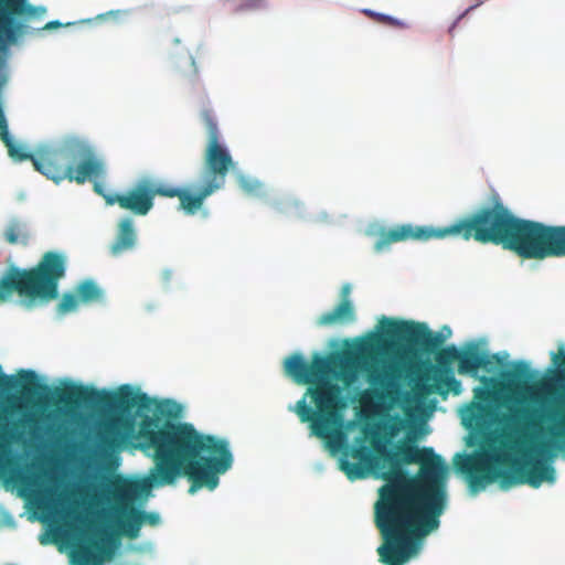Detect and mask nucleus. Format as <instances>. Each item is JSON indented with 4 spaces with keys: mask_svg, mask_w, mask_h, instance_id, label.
I'll return each mask as SVG.
<instances>
[{
    "mask_svg": "<svg viewBox=\"0 0 565 565\" xmlns=\"http://www.w3.org/2000/svg\"><path fill=\"white\" fill-rule=\"evenodd\" d=\"M49 402L68 409L81 406L103 407L115 412L104 422L98 433L99 446L105 450H117L130 440L134 447L153 460L145 480L149 487L174 484L185 477L190 481L189 493L206 488L214 490L220 476L233 466V454L225 438L199 431L192 424L172 422L180 407L171 401L157 404L156 411L167 417L146 415L136 430L131 411H149L153 399L146 393L135 392L130 385H121L116 392L70 383L54 388Z\"/></svg>",
    "mask_w": 565,
    "mask_h": 565,
    "instance_id": "nucleus-1",
    "label": "nucleus"
},
{
    "mask_svg": "<svg viewBox=\"0 0 565 565\" xmlns=\"http://www.w3.org/2000/svg\"><path fill=\"white\" fill-rule=\"evenodd\" d=\"M373 450L388 467L379 475L385 484L374 504V523L383 540L376 552L384 565H404L439 527L447 505L448 468L431 447L401 443L391 451L374 441Z\"/></svg>",
    "mask_w": 565,
    "mask_h": 565,
    "instance_id": "nucleus-2",
    "label": "nucleus"
},
{
    "mask_svg": "<svg viewBox=\"0 0 565 565\" xmlns=\"http://www.w3.org/2000/svg\"><path fill=\"white\" fill-rule=\"evenodd\" d=\"M380 339L364 341L354 352L334 353L323 356L312 355L311 362L294 353L284 362L285 372L298 384L309 387L302 397L289 407L301 423H308L311 435L331 439L343 425V409L347 407L342 387L332 382L340 380L345 387L358 379L359 372L365 375L372 390L360 395L361 406L369 408L376 399L381 403H396L402 394L403 370L396 362H382L380 365Z\"/></svg>",
    "mask_w": 565,
    "mask_h": 565,
    "instance_id": "nucleus-3",
    "label": "nucleus"
},
{
    "mask_svg": "<svg viewBox=\"0 0 565 565\" xmlns=\"http://www.w3.org/2000/svg\"><path fill=\"white\" fill-rule=\"evenodd\" d=\"M448 236L501 246L524 259L565 257V225H546L519 217L497 194L490 204L445 227L402 224L382 230L374 249L380 253L393 243L408 239L426 242Z\"/></svg>",
    "mask_w": 565,
    "mask_h": 565,
    "instance_id": "nucleus-4",
    "label": "nucleus"
},
{
    "mask_svg": "<svg viewBox=\"0 0 565 565\" xmlns=\"http://www.w3.org/2000/svg\"><path fill=\"white\" fill-rule=\"evenodd\" d=\"M491 441L489 449L475 455L458 454L455 458L457 470L467 476L471 490L483 489L497 479L503 487L529 484L532 488H539L544 481H555V469L551 465L525 455L522 460L511 459L507 450L513 446L508 443V435L499 440L498 448L493 446L495 439Z\"/></svg>",
    "mask_w": 565,
    "mask_h": 565,
    "instance_id": "nucleus-5",
    "label": "nucleus"
},
{
    "mask_svg": "<svg viewBox=\"0 0 565 565\" xmlns=\"http://www.w3.org/2000/svg\"><path fill=\"white\" fill-rule=\"evenodd\" d=\"M553 364L557 369L556 379L565 380V352L564 348L559 353L552 354ZM534 376L529 364L524 361L514 363L509 374V381L515 386H524L531 392L534 402L544 404L550 398H555L550 407L542 411L530 408H515L509 419L515 425H522L524 428H535L541 422L551 423L546 428V434L551 443L557 448L565 447V391H558L552 382H539L533 386H527L529 380Z\"/></svg>",
    "mask_w": 565,
    "mask_h": 565,
    "instance_id": "nucleus-6",
    "label": "nucleus"
},
{
    "mask_svg": "<svg viewBox=\"0 0 565 565\" xmlns=\"http://www.w3.org/2000/svg\"><path fill=\"white\" fill-rule=\"evenodd\" d=\"M67 257L64 253L45 252L31 268L12 266L0 279V302L13 292L30 302H50L58 297V284L66 275Z\"/></svg>",
    "mask_w": 565,
    "mask_h": 565,
    "instance_id": "nucleus-7",
    "label": "nucleus"
},
{
    "mask_svg": "<svg viewBox=\"0 0 565 565\" xmlns=\"http://www.w3.org/2000/svg\"><path fill=\"white\" fill-rule=\"evenodd\" d=\"M56 158L52 160L47 179L60 183L64 180L84 184L87 181L104 179L106 167L94 147L77 136L65 137L55 147Z\"/></svg>",
    "mask_w": 565,
    "mask_h": 565,
    "instance_id": "nucleus-8",
    "label": "nucleus"
},
{
    "mask_svg": "<svg viewBox=\"0 0 565 565\" xmlns=\"http://www.w3.org/2000/svg\"><path fill=\"white\" fill-rule=\"evenodd\" d=\"M202 119L207 130V145L204 152V181L216 185L220 190L225 184V178L231 169L234 168V161L230 151L220 141V131L217 122L211 110L202 111Z\"/></svg>",
    "mask_w": 565,
    "mask_h": 565,
    "instance_id": "nucleus-9",
    "label": "nucleus"
},
{
    "mask_svg": "<svg viewBox=\"0 0 565 565\" xmlns=\"http://www.w3.org/2000/svg\"><path fill=\"white\" fill-rule=\"evenodd\" d=\"M380 323L387 338L404 341L426 354L435 353L445 341L440 333H434L425 323L386 317H383Z\"/></svg>",
    "mask_w": 565,
    "mask_h": 565,
    "instance_id": "nucleus-10",
    "label": "nucleus"
},
{
    "mask_svg": "<svg viewBox=\"0 0 565 565\" xmlns=\"http://www.w3.org/2000/svg\"><path fill=\"white\" fill-rule=\"evenodd\" d=\"M459 350L455 345L440 349L436 352L435 360L437 365L428 364L426 371L422 375L425 382L430 380L434 383H423L420 390L424 394L438 393L446 396L449 392L455 395L461 393V383L458 381L452 372L451 364L458 362Z\"/></svg>",
    "mask_w": 565,
    "mask_h": 565,
    "instance_id": "nucleus-11",
    "label": "nucleus"
},
{
    "mask_svg": "<svg viewBox=\"0 0 565 565\" xmlns=\"http://www.w3.org/2000/svg\"><path fill=\"white\" fill-rule=\"evenodd\" d=\"M157 195L164 198V182L143 177L127 193L106 198V203L108 205L118 204L121 209L136 215H147L153 207V200Z\"/></svg>",
    "mask_w": 565,
    "mask_h": 565,
    "instance_id": "nucleus-12",
    "label": "nucleus"
},
{
    "mask_svg": "<svg viewBox=\"0 0 565 565\" xmlns=\"http://www.w3.org/2000/svg\"><path fill=\"white\" fill-rule=\"evenodd\" d=\"M351 457L359 462H350L342 459L340 461L341 470L350 480L364 479L371 471H384L385 462L382 457L374 451V455L365 445H360L351 450Z\"/></svg>",
    "mask_w": 565,
    "mask_h": 565,
    "instance_id": "nucleus-13",
    "label": "nucleus"
},
{
    "mask_svg": "<svg viewBox=\"0 0 565 565\" xmlns=\"http://www.w3.org/2000/svg\"><path fill=\"white\" fill-rule=\"evenodd\" d=\"M43 12L29 0H0V28L29 26L30 20Z\"/></svg>",
    "mask_w": 565,
    "mask_h": 565,
    "instance_id": "nucleus-14",
    "label": "nucleus"
},
{
    "mask_svg": "<svg viewBox=\"0 0 565 565\" xmlns=\"http://www.w3.org/2000/svg\"><path fill=\"white\" fill-rule=\"evenodd\" d=\"M500 360L495 354L481 351L476 343H469L459 350L458 373L461 375L476 376L480 369L491 372L493 365Z\"/></svg>",
    "mask_w": 565,
    "mask_h": 565,
    "instance_id": "nucleus-15",
    "label": "nucleus"
},
{
    "mask_svg": "<svg viewBox=\"0 0 565 565\" xmlns=\"http://www.w3.org/2000/svg\"><path fill=\"white\" fill-rule=\"evenodd\" d=\"M491 392L483 387H477L475 390V398L477 402H472L466 409L462 417L463 424L467 427L483 430L488 428L493 417L492 407L487 404L490 401Z\"/></svg>",
    "mask_w": 565,
    "mask_h": 565,
    "instance_id": "nucleus-16",
    "label": "nucleus"
},
{
    "mask_svg": "<svg viewBox=\"0 0 565 565\" xmlns=\"http://www.w3.org/2000/svg\"><path fill=\"white\" fill-rule=\"evenodd\" d=\"M217 190L216 185H212L205 181L198 193H192L188 189L164 183V198H178L180 209L188 215H194L202 207L204 200Z\"/></svg>",
    "mask_w": 565,
    "mask_h": 565,
    "instance_id": "nucleus-17",
    "label": "nucleus"
},
{
    "mask_svg": "<svg viewBox=\"0 0 565 565\" xmlns=\"http://www.w3.org/2000/svg\"><path fill=\"white\" fill-rule=\"evenodd\" d=\"M98 540H92L87 545L81 544L76 546L71 553L73 565H102L106 557H109L111 552L106 547L104 535L106 531L99 532Z\"/></svg>",
    "mask_w": 565,
    "mask_h": 565,
    "instance_id": "nucleus-18",
    "label": "nucleus"
},
{
    "mask_svg": "<svg viewBox=\"0 0 565 565\" xmlns=\"http://www.w3.org/2000/svg\"><path fill=\"white\" fill-rule=\"evenodd\" d=\"M355 320V310L351 300L341 299L340 302L330 311L319 316L317 324L329 327L338 323H347Z\"/></svg>",
    "mask_w": 565,
    "mask_h": 565,
    "instance_id": "nucleus-19",
    "label": "nucleus"
},
{
    "mask_svg": "<svg viewBox=\"0 0 565 565\" xmlns=\"http://www.w3.org/2000/svg\"><path fill=\"white\" fill-rule=\"evenodd\" d=\"M2 237L9 245L25 248L31 244L32 232L25 222L12 218L6 225Z\"/></svg>",
    "mask_w": 565,
    "mask_h": 565,
    "instance_id": "nucleus-20",
    "label": "nucleus"
},
{
    "mask_svg": "<svg viewBox=\"0 0 565 565\" xmlns=\"http://www.w3.org/2000/svg\"><path fill=\"white\" fill-rule=\"evenodd\" d=\"M137 235L134 228V222L129 217L122 218L118 224V233L115 242L110 247V252L114 256H118L121 253L134 248L136 244Z\"/></svg>",
    "mask_w": 565,
    "mask_h": 565,
    "instance_id": "nucleus-21",
    "label": "nucleus"
},
{
    "mask_svg": "<svg viewBox=\"0 0 565 565\" xmlns=\"http://www.w3.org/2000/svg\"><path fill=\"white\" fill-rule=\"evenodd\" d=\"M122 511L125 512V518L120 523L121 529L126 536L129 539H136L139 535L140 529L142 526L140 510L134 507H125Z\"/></svg>",
    "mask_w": 565,
    "mask_h": 565,
    "instance_id": "nucleus-22",
    "label": "nucleus"
},
{
    "mask_svg": "<svg viewBox=\"0 0 565 565\" xmlns=\"http://www.w3.org/2000/svg\"><path fill=\"white\" fill-rule=\"evenodd\" d=\"M76 294L84 303L100 301L104 296L103 290L92 279L79 282L76 287Z\"/></svg>",
    "mask_w": 565,
    "mask_h": 565,
    "instance_id": "nucleus-23",
    "label": "nucleus"
},
{
    "mask_svg": "<svg viewBox=\"0 0 565 565\" xmlns=\"http://www.w3.org/2000/svg\"><path fill=\"white\" fill-rule=\"evenodd\" d=\"M81 299L78 298L77 294L74 295L72 292H66L63 295L61 301L57 305V313L58 315H66L70 312H73L77 310Z\"/></svg>",
    "mask_w": 565,
    "mask_h": 565,
    "instance_id": "nucleus-24",
    "label": "nucleus"
},
{
    "mask_svg": "<svg viewBox=\"0 0 565 565\" xmlns=\"http://www.w3.org/2000/svg\"><path fill=\"white\" fill-rule=\"evenodd\" d=\"M30 4L32 6V3H30ZM33 7L41 8V6H34V4H33ZM42 9L44 10V12H43V13H41V14H39V15L34 17L32 20H30V22H29L30 33H28V34L23 35V38L21 39V41H20L18 44L11 45V46H10V50H11L12 47H14V46H20V45L23 43V41H24V39H25L26 36L33 35V34H34V33H36L38 31H43V30L50 31V30L57 29V28L62 26V23H61L60 21H50V22H47L44 26H42V28H40V29H35V28H33V26H32V23H33L34 21H36V20L42 19V18H43V15L46 13V9H45L44 7H42Z\"/></svg>",
    "mask_w": 565,
    "mask_h": 565,
    "instance_id": "nucleus-25",
    "label": "nucleus"
},
{
    "mask_svg": "<svg viewBox=\"0 0 565 565\" xmlns=\"http://www.w3.org/2000/svg\"><path fill=\"white\" fill-rule=\"evenodd\" d=\"M374 21L397 29H407L409 26L407 22L383 13L374 14Z\"/></svg>",
    "mask_w": 565,
    "mask_h": 565,
    "instance_id": "nucleus-26",
    "label": "nucleus"
},
{
    "mask_svg": "<svg viewBox=\"0 0 565 565\" xmlns=\"http://www.w3.org/2000/svg\"><path fill=\"white\" fill-rule=\"evenodd\" d=\"M135 492V488L131 483H124L120 486H117L115 489V497L122 500V501H129Z\"/></svg>",
    "mask_w": 565,
    "mask_h": 565,
    "instance_id": "nucleus-27",
    "label": "nucleus"
},
{
    "mask_svg": "<svg viewBox=\"0 0 565 565\" xmlns=\"http://www.w3.org/2000/svg\"><path fill=\"white\" fill-rule=\"evenodd\" d=\"M265 0H242L239 10H256L263 8Z\"/></svg>",
    "mask_w": 565,
    "mask_h": 565,
    "instance_id": "nucleus-28",
    "label": "nucleus"
},
{
    "mask_svg": "<svg viewBox=\"0 0 565 565\" xmlns=\"http://www.w3.org/2000/svg\"><path fill=\"white\" fill-rule=\"evenodd\" d=\"M140 518L143 523H148L150 525H157L160 521V518L157 513L153 512H145L140 510Z\"/></svg>",
    "mask_w": 565,
    "mask_h": 565,
    "instance_id": "nucleus-29",
    "label": "nucleus"
},
{
    "mask_svg": "<svg viewBox=\"0 0 565 565\" xmlns=\"http://www.w3.org/2000/svg\"><path fill=\"white\" fill-rule=\"evenodd\" d=\"M476 3L470 6L463 13H461L457 20L455 21V23L452 24V26L449 29V32H452V30L455 29V26L457 25V23L463 19L470 11H472L473 9H476L477 7H479L481 3H483L484 0H475Z\"/></svg>",
    "mask_w": 565,
    "mask_h": 565,
    "instance_id": "nucleus-30",
    "label": "nucleus"
},
{
    "mask_svg": "<svg viewBox=\"0 0 565 565\" xmlns=\"http://www.w3.org/2000/svg\"><path fill=\"white\" fill-rule=\"evenodd\" d=\"M92 182L94 184V191L97 194L102 195L105 200L108 196H115V194H108V193L105 192L104 185L99 182V180H95V181H92Z\"/></svg>",
    "mask_w": 565,
    "mask_h": 565,
    "instance_id": "nucleus-31",
    "label": "nucleus"
},
{
    "mask_svg": "<svg viewBox=\"0 0 565 565\" xmlns=\"http://www.w3.org/2000/svg\"><path fill=\"white\" fill-rule=\"evenodd\" d=\"M351 292V286L349 284H345L341 288V299L350 300L349 296Z\"/></svg>",
    "mask_w": 565,
    "mask_h": 565,
    "instance_id": "nucleus-32",
    "label": "nucleus"
},
{
    "mask_svg": "<svg viewBox=\"0 0 565 565\" xmlns=\"http://www.w3.org/2000/svg\"><path fill=\"white\" fill-rule=\"evenodd\" d=\"M76 520H78L82 524H84V525H86V526H88V527H90V526L93 525V522H92V521H88V519H87V518H83V516H81V515H77V516H76Z\"/></svg>",
    "mask_w": 565,
    "mask_h": 565,
    "instance_id": "nucleus-33",
    "label": "nucleus"
},
{
    "mask_svg": "<svg viewBox=\"0 0 565 565\" xmlns=\"http://www.w3.org/2000/svg\"><path fill=\"white\" fill-rule=\"evenodd\" d=\"M363 13L365 15L370 17L372 20H374V14H377V12H374V11L367 10V9L363 10Z\"/></svg>",
    "mask_w": 565,
    "mask_h": 565,
    "instance_id": "nucleus-34",
    "label": "nucleus"
},
{
    "mask_svg": "<svg viewBox=\"0 0 565 565\" xmlns=\"http://www.w3.org/2000/svg\"><path fill=\"white\" fill-rule=\"evenodd\" d=\"M363 13L365 15L370 17L372 20H374V14H377V12H374V11L367 10V9L363 10Z\"/></svg>",
    "mask_w": 565,
    "mask_h": 565,
    "instance_id": "nucleus-35",
    "label": "nucleus"
},
{
    "mask_svg": "<svg viewBox=\"0 0 565 565\" xmlns=\"http://www.w3.org/2000/svg\"><path fill=\"white\" fill-rule=\"evenodd\" d=\"M408 440H409V441H412V443H415V441H416V438H411V437H409V438H408Z\"/></svg>",
    "mask_w": 565,
    "mask_h": 565,
    "instance_id": "nucleus-36",
    "label": "nucleus"
},
{
    "mask_svg": "<svg viewBox=\"0 0 565 565\" xmlns=\"http://www.w3.org/2000/svg\"><path fill=\"white\" fill-rule=\"evenodd\" d=\"M114 13H115V14H118V13H120V10H117V11H115Z\"/></svg>",
    "mask_w": 565,
    "mask_h": 565,
    "instance_id": "nucleus-37",
    "label": "nucleus"
}]
</instances>
